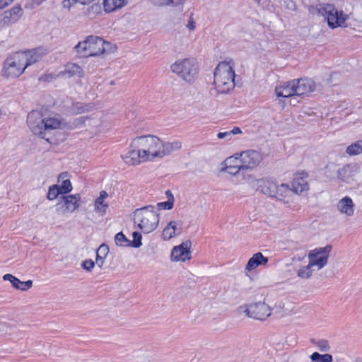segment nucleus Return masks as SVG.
<instances>
[{"label": "nucleus", "mask_w": 362, "mask_h": 362, "mask_svg": "<svg viewBox=\"0 0 362 362\" xmlns=\"http://www.w3.org/2000/svg\"><path fill=\"white\" fill-rule=\"evenodd\" d=\"M127 3V0H103V7L105 12L110 13L123 7Z\"/></svg>", "instance_id": "obj_27"}, {"label": "nucleus", "mask_w": 362, "mask_h": 362, "mask_svg": "<svg viewBox=\"0 0 362 362\" xmlns=\"http://www.w3.org/2000/svg\"><path fill=\"white\" fill-rule=\"evenodd\" d=\"M245 313L250 317L263 321L270 316L271 309L268 305L259 302L249 305Z\"/></svg>", "instance_id": "obj_12"}, {"label": "nucleus", "mask_w": 362, "mask_h": 362, "mask_svg": "<svg viewBox=\"0 0 362 362\" xmlns=\"http://www.w3.org/2000/svg\"><path fill=\"white\" fill-rule=\"evenodd\" d=\"M318 13L325 16L327 21L329 27L332 29L338 27H346L345 22L348 18L347 15H344L343 11H338L334 5L326 4L320 5Z\"/></svg>", "instance_id": "obj_8"}, {"label": "nucleus", "mask_w": 362, "mask_h": 362, "mask_svg": "<svg viewBox=\"0 0 362 362\" xmlns=\"http://www.w3.org/2000/svg\"><path fill=\"white\" fill-rule=\"evenodd\" d=\"M80 205H62V206L57 209V212L60 213H66V212H72L78 208Z\"/></svg>", "instance_id": "obj_40"}, {"label": "nucleus", "mask_w": 362, "mask_h": 362, "mask_svg": "<svg viewBox=\"0 0 362 362\" xmlns=\"http://www.w3.org/2000/svg\"><path fill=\"white\" fill-rule=\"evenodd\" d=\"M44 129L45 132L58 129L61 125V122L56 118H45Z\"/></svg>", "instance_id": "obj_34"}, {"label": "nucleus", "mask_w": 362, "mask_h": 362, "mask_svg": "<svg viewBox=\"0 0 362 362\" xmlns=\"http://www.w3.org/2000/svg\"><path fill=\"white\" fill-rule=\"evenodd\" d=\"M46 0H32V2L34 5L40 6L41 4H42Z\"/></svg>", "instance_id": "obj_56"}, {"label": "nucleus", "mask_w": 362, "mask_h": 362, "mask_svg": "<svg viewBox=\"0 0 362 362\" xmlns=\"http://www.w3.org/2000/svg\"><path fill=\"white\" fill-rule=\"evenodd\" d=\"M233 160H231V158H228L224 161L226 165L225 169L229 174L238 177L242 176V178L244 180L250 177V175L245 171L243 165H241V160H234L235 165H231V161Z\"/></svg>", "instance_id": "obj_18"}, {"label": "nucleus", "mask_w": 362, "mask_h": 362, "mask_svg": "<svg viewBox=\"0 0 362 362\" xmlns=\"http://www.w3.org/2000/svg\"><path fill=\"white\" fill-rule=\"evenodd\" d=\"M133 240H130L124 235L122 232H119L115 235V244L119 247H132L134 248H139L142 245V236L138 231H134L132 233Z\"/></svg>", "instance_id": "obj_14"}, {"label": "nucleus", "mask_w": 362, "mask_h": 362, "mask_svg": "<svg viewBox=\"0 0 362 362\" xmlns=\"http://www.w3.org/2000/svg\"><path fill=\"white\" fill-rule=\"evenodd\" d=\"M269 262V259L264 257L262 252H257L250 257L245 266V270L252 271L259 266H264Z\"/></svg>", "instance_id": "obj_23"}, {"label": "nucleus", "mask_w": 362, "mask_h": 362, "mask_svg": "<svg viewBox=\"0 0 362 362\" xmlns=\"http://www.w3.org/2000/svg\"><path fill=\"white\" fill-rule=\"evenodd\" d=\"M4 280L9 281L12 284L13 287L16 289H18L21 291H28L32 287L33 281L31 280H28L25 281H22L17 277L14 276L11 274H6L3 276Z\"/></svg>", "instance_id": "obj_24"}, {"label": "nucleus", "mask_w": 362, "mask_h": 362, "mask_svg": "<svg viewBox=\"0 0 362 362\" xmlns=\"http://www.w3.org/2000/svg\"><path fill=\"white\" fill-rule=\"evenodd\" d=\"M26 58L22 52H16L6 58L4 62L1 75L6 78L19 77L27 68Z\"/></svg>", "instance_id": "obj_7"}, {"label": "nucleus", "mask_w": 362, "mask_h": 362, "mask_svg": "<svg viewBox=\"0 0 362 362\" xmlns=\"http://www.w3.org/2000/svg\"><path fill=\"white\" fill-rule=\"evenodd\" d=\"M313 344L316 346L318 349L322 352H327L330 350L329 341L327 339H311Z\"/></svg>", "instance_id": "obj_36"}, {"label": "nucleus", "mask_w": 362, "mask_h": 362, "mask_svg": "<svg viewBox=\"0 0 362 362\" xmlns=\"http://www.w3.org/2000/svg\"><path fill=\"white\" fill-rule=\"evenodd\" d=\"M171 71L188 83L194 82L198 76L199 66L194 59L177 60L170 66Z\"/></svg>", "instance_id": "obj_6"}, {"label": "nucleus", "mask_w": 362, "mask_h": 362, "mask_svg": "<svg viewBox=\"0 0 362 362\" xmlns=\"http://www.w3.org/2000/svg\"><path fill=\"white\" fill-rule=\"evenodd\" d=\"M94 266L95 262L90 259L84 260L81 264L82 268L88 272H90L93 269Z\"/></svg>", "instance_id": "obj_43"}, {"label": "nucleus", "mask_w": 362, "mask_h": 362, "mask_svg": "<svg viewBox=\"0 0 362 362\" xmlns=\"http://www.w3.org/2000/svg\"><path fill=\"white\" fill-rule=\"evenodd\" d=\"M14 0H0V9H2L11 4Z\"/></svg>", "instance_id": "obj_52"}, {"label": "nucleus", "mask_w": 362, "mask_h": 362, "mask_svg": "<svg viewBox=\"0 0 362 362\" xmlns=\"http://www.w3.org/2000/svg\"><path fill=\"white\" fill-rule=\"evenodd\" d=\"M165 194L168 197V200L165 202H158L157 204H174V197L170 190H167Z\"/></svg>", "instance_id": "obj_47"}, {"label": "nucleus", "mask_w": 362, "mask_h": 362, "mask_svg": "<svg viewBox=\"0 0 362 362\" xmlns=\"http://www.w3.org/2000/svg\"><path fill=\"white\" fill-rule=\"evenodd\" d=\"M332 249V246L331 245H327L325 247H319L310 250L308 254L310 265L317 267L318 269L325 267L328 262Z\"/></svg>", "instance_id": "obj_9"}, {"label": "nucleus", "mask_w": 362, "mask_h": 362, "mask_svg": "<svg viewBox=\"0 0 362 362\" xmlns=\"http://www.w3.org/2000/svg\"><path fill=\"white\" fill-rule=\"evenodd\" d=\"M177 223L175 221H170L165 227L162 232V238L164 240H169L177 234Z\"/></svg>", "instance_id": "obj_30"}, {"label": "nucleus", "mask_w": 362, "mask_h": 362, "mask_svg": "<svg viewBox=\"0 0 362 362\" xmlns=\"http://www.w3.org/2000/svg\"><path fill=\"white\" fill-rule=\"evenodd\" d=\"M109 253V247L106 244H102L96 250V255H100V256H103L107 257Z\"/></svg>", "instance_id": "obj_42"}, {"label": "nucleus", "mask_w": 362, "mask_h": 362, "mask_svg": "<svg viewBox=\"0 0 362 362\" xmlns=\"http://www.w3.org/2000/svg\"><path fill=\"white\" fill-rule=\"evenodd\" d=\"M354 205H337L338 210L346 216H352L354 212Z\"/></svg>", "instance_id": "obj_39"}, {"label": "nucleus", "mask_w": 362, "mask_h": 362, "mask_svg": "<svg viewBox=\"0 0 362 362\" xmlns=\"http://www.w3.org/2000/svg\"><path fill=\"white\" fill-rule=\"evenodd\" d=\"M195 21L192 17V13H191L186 26L189 30H193L195 28Z\"/></svg>", "instance_id": "obj_48"}, {"label": "nucleus", "mask_w": 362, "mask_h": 362, "mask_svg": "<svg viewBox=\"0 0 362 362\" xmlns=\"http://www.w3.org/2000/svg\"><path fill=\"white\" fill-rule=\"evenodd\" d=\"M192 242L186 240L182 242L179 245L173 247L170 253V259L172 262H185L191 259Z\"/></svg>", "instance_id": "obj_11"}, {"label": "nucleus", "mask_w": 362, "mask_h": 362, "mask_svg": "<svg viewBox=\"0 0 362 362\" xmlns=\"http://www.w3.org/2000/svg\"><path fill=\"white\" fill-rule=\"evenodd\" d=\"M187 0H168V7L170 8H182Z\"/></svg>", "instance_id": "obj_41"}, {"label": "nucleus", "mask_w": 362, "mask_h": 362, "mask_svg": "<svg viewBox=\"0 0 362 362\" xmlns=\"http://www.w3.org/2000/svg\"><path fill=\"white\" fill-rule=\"evenodd\" d=\"M346 152L349 156L360 154L362 152V140L357 141L348 146Z\"/></svg>", "instance_id": "obj_33"}, {"label": "nucleus", "mask_w": 362, "mask_h": 362, "mask_svg": "<svg viewBox=\"0 0 362 362\" xmlns=\"http://www.w3.org/2000/svg\"><path fill=\"white\" fill-rule=\"evenodd\" d=\"M94 0H64L62 5L64 8H70L72 5L78 3L83 5L89 4Z\"/></svg>", "instance_id": "obj_37"}, {"label": "nucleus", "mask_w": 362, "mask_h": 362, "mask_svg": "<svg viewBox=\"0 0 362 362\" xmlns=\"http://www.w3.org/2000/svg\"><path fill=\"white\" fill-rule=\"evenodd\" d=\"M235 71L226 62L218 64L214 71V83L218 93L226 94L234 88Z\"/></svg>", "instance_id": "obj_2"}, {"label": "nucleus", "mask_w": 362, "mask_h": 362, "mask_svg": "<svg viewBox=\"0 0 362 362\" xmlns=\"http://www.w3.org/2000/svg\"><path fill=\"white\" fill-rule=\"evenodd\" d=\"M275 93L277 97L289 98L296 95L294 81L284 83L276 87Z\"/></svg>", "instance_id": "obj_21"}, {"label": "nucleus", "mask_w": 362, "mask_h": 362, "mask_svg": "<svg viewBox=\"0 0 362 362\" xmlns=\"http://www.w3.org/2000/svg\"><path fill=\"white\" fill-rule=\"evenodd\" d=\"M23 53V56L26 58V61L24 64H26L28 67V66L41 60L42 57L47 54V52L46 49L42 47H38Z\"/></svg>", "instance_id": "obj_22"}, {"label": "nucleus", "mask_w": 362, "mask_h": 362, "mask_svg": "<svg viewBox=\"0 0 362 362\" xmlns=\"http://www.w3.org/2000/svg\"><path fill=\"white\" fill-rule=\"evenodd\" d=\"M161 146L160 138L151 134L136 136L131 143V147L140 148L143 156H146L148 160L160 158Z\"/></svg>", "instance_id": "obj_4"}, {"label": "nucleus", "mask_w": 362, "mask_h": 362, "mask_svg": "<svg viewBox=\"0 0 362 362\" xmlns=\"http://www.w3.org/2000/svg\"><path fill=\"white\" fill-rule=\"evenodd\" d=\"M59 195H61L60 199H63V201H62L59 204H78V202L80 200V194H78L75 195L65 196L59 189V185H54L49 187L47 194V197L49 200H54V199H57Z\"/></svg>", "instance_id": "obj_15"}, {"label": "nucleus", "mask_w": 362, "mask_h": 362, "mask_svg": "<svg viewBox=\"0 0 362 362\" xmlns=\"http://www.w3.org/2000/svg\"><path fill=\"white\" fill-rule=\"evenodd\" d=\"M308 176L305 172L301 173H296L291 182V187L288 184L282 183L279 185H276V190H275L276 198L279 201H283L291 193L301 194L302 193L309 190V185L305 180Z\"/></svg>", "instance_id": "obj_5"}, {"label": "nucleus", "mask_w": 362, "mask_h": 362, "mask_svg": "<svg viewBox=\"0 0 362 362\" xmlns=\"http://www.w3.org/2000/svg\"><path fill=\"white\" fill-rule=\"evenodd\" d=\"M148 1L157 7H168V0H148Z\"/></svg>", "instance_id": "obj_44"}, {"label": "nucleus", "mask_w": 362, "mask_h": 362, "mask_svg": "<svg viewBox=\"0 0 362 362\" xmlns=\"http://www.w3.org/2000/svg\"><path fill=\"white\" fill-rule=\"evenodd\" d=\"M259 182V187L263 194L270 197H274L277 185L275 182L270 180H262Z\"/></svg>", "instance_id": "obj_25"}, {"label": "nucleus", "mask_w": 362, "mask_h": 362, "mask_svg": "<svg viewBox=\"0 0 362 362\" xmlns=\"http://www.w3.org/2000/svg\"><path fill=\"white\" fill-rule=\"evenodd\" d=\"M106 257H103V256H100V255H96V258H95V264L100 267L101 268L104 264V261Z\"/></svg>", "instance_id": "obj_49"}, {"label": "nucleus", "mask_w": 362, "mask_h": 362, "mask_svg": "<svg viewBox=\"0 0 362 362\" xmlns=\"http://www.w3.org/2000/svg\"><path fill=\"white\" fill-rule=\"evenodd\" d=\"M62 181V185H59L61 192L65 194L69 193L72 189V185L69 179V174L67 172L62 173L58 177V182Z\"/></svg>", "instance_id": "obj_29"}, {"label": "nucleus", "mask_w": 362, "mask_h": 362, "mask_svg": "<svg viewBox=\"0 0 362 362\" xmlns=\"http://www.w3.org/2000/svg\"><path fill=\"white\" fill-rule=\"evenodd\" d=\"M124 162L129 165H135L139 164L141 161L148 160L146 156H143V153L140 148H132L124 158Z\"/></svg>", "instance_id": "obj_19"}, {"label": "nucleus", "mask_w": 362, "mask_h": 362, "mask_svg": "<svg viewBox=\"0 0 362 362\" xmlns=\"http://www.w3.org/2000/svg\"><path fill=\"white\" fill-rule=\"evenodd\" d=\"M229 132H231L232 134H238L241 133V130L239 127H235L232 130L229 131Z\"/></svg>", "instance_id": "obj_54"}, {"label": "nucleus", "mask_w": 362, "mask_h": 362, "mask_svg": "<svg viewBox=\"0 0 362 362\" xmlns=\"http://www.w3.org/2000/svg\"><path fill=\"white\" fill-rule=\"evenodd\" d=\"M313 266L310 265V262H308V264L306 266H302L297 270V276L302 279H310L313 275L312 267Z\"/></svg>", "instance_id": "obj_31"}, {"label": "nucleus", "mask_w": 362, "mask_h": 362, "mask_svg": "<svg viewBox=\"0 0 362 362\" xmlns=\"http://www.w3.org/2000/svg\"><path fill=\"white\" fill-rule=\"evenodd\" d=\"M101 11V7L98 4H94L90 7H89L86 12V15L89 18H93L95 17V15L97 13H99Z\"/></svg>", "instance_id": "obj_38"}, {"label": "nucleus", "mask_w": 362, "mask_h": 362, "mask_svg": "<svg viewBox=\"0 0 362 362\" xmlns=\"http://www.w3.org/2000/svg\"><path fill=\"white\" fill-rule=\"evenodd\" d=\"M231 160H240V157H230ZM235 160L231 161V165H235Z\"/></svg>", "instance_id": "obj_57"}, {"label": "nucleus", "mask_w": 362, "mask_h": 362, "mask_svg": "<svg viewBox=\"0 0 362 362\" xmlns=\"http://www.w3.org/2000/svg\"><path fill=\"white\" fill-rule=\"evenodd\" d=\"M286 6L288 8H289L291 10H293V11H295L296 9V6L293 1L288 0L286 1Z\"/></svg>", "instance_id": "obj_51"}, {"label": "nucleus", "mask_w": 362, "mask_h": 362, "mask_svg": "<svg viewBox=\"0 0 362 362\" xmlns=\"http://www.w3.org/2000/svg\"><path fill=\"white\" fill-rule=\"evenodd\" d=\"M93 106L92 104H84L80 102H76L72 103V105L70 107V112L72 115H78L84 112H90L93 110Z\"/></svg>", "instance_id": "obj_28"}, {"label": "nucleus", "mask_w": 362, "mask_h": 362, "mask_svg": "<svg viewBox=\"0 0 362 362\" xmlns=\"http://www.w3.org/2000/svg\"><path fill=\"white\" fill-rule=\"evenodd\" d=\"M338 204H353L352 200L349 197H345L341 199Z\"/></svg>", "instance_id": "obj_53"}, {"label": "nucleus", "mask_w": 362, "mask_h": 362, "mask_svg": "<svg viewBox=\"0 0 362 362\" xmlns=\"http://www.w3.org/2000/svg\"><path fill=\"white\" fill-rule=\"evenodd\" d=\"M65 71L70 76L76 75L81 77L83 74V71L81 66L76 64L70 63L66 66Z\"/></svg>", "instance_id": "obj_35"}, {"label": "nucleus", "mask_w": 362, "mask_h": 362, "mask_svg": "<svg viewBox=\"0 0 362 362\" xmlns=\"http://www.w3.org/2000/svg\"><path fill=\"white\" fill-rule=\"evenodd\" d=\"M23 13L20 6H13L4 13L3 22L5 24H13L17 22Z\"/></svg>", "instance_id": "obj_20"}, {"label": "nucleus", "mask_w": 362, "mask_h": 362, "mask_svg": "<svg viewBox=\"0 0 362 362\" xmlns=\"http://www.w3.org/2000/svg\"><path fill=\"white\" fill-rule=\"evenodd\" d=\"M360 168L356 163L344 165L337 170V177L343 182H349L358 173Z\"/></svg>", "instance_id": "obj_16"}, {"label": "nucleus", "mask_w": 362, "mask_h": 362, "mask_svg": "<svg viewBox=\"0 0 362 362\" xmlns=\"http://www.w3.org/2000/svg\"><path fill=\"white\" fill-rule=\"evenodd\" d=\"M174 205H145L144 207L136 209L134 211V223L145 234L153 231L158 226L160 214L158 211L170 210Z\"/></svg>", "instance_id": "obj_1"}, {"label": "nucleus", "mask_w": 362, "mask_h": 362, "mask_svg": "<svg viewBox=\"0 0 362 362\" xmlns=\"http://www.w3.org/2000/svg\"><path fill=\"white\" fill-rule=\"evenodd\" d=\"M108 197V194L106 191L102 190L100 192V196L95 199L94 204H103V201L105 198Z\"/></svg>", "instance_id": "obj_45"}, {"label": "nucleus", "mask_w": 362, "mask_h": 362, "mask_svg": "<svg viewBox=\"0 0 362 362\" xmlns=\"http://www.w3.org/2000/svg\"><path fill=\"white\" fill-rule=\"evenodd\" d=\"M45 118L42 113L37 110H33L28 113L27 117V124L32 132L38 135L40 138L45 139L49 141V139L46 138L45 129H44Z\"/></svg>", "instance_id": "obj_10"}, {"label": "nucleus", "mask_w": 362, "mask_h": 362, "mask_svg": "<svg viewBox=\"0 0 362 362\" xmlns=\"http://www.w3.org/2000/svg\"><path fill=\"white\" fill-rule=\"evenodd\" d=\"M356 362H362V357L356 358Z\"/></svg>", "instance_id": "obj_58"}, {"label": "nucleus", "mask_w": 362, "mask_h": 362, "mask_svg": "<svg viewBox=\"0 0 362 362\" xmlns=\"http://www.w3.org/2000/svg\"><path fill=\"white\" fill-rule=\"evenodd\" d=\"M262 160L259 152L255 150H248L244 151L240 155V160L245 171H248L257 167Z\"/></svg>", "instance_id": "obj_13"}, {"label": "nucleus", "mask_w": 362, "mask_h": 362, "mask_svg": "<svg viewBox=\"0 0 362 362\" xmlns=\"http://www.w3.org/2000/svg\"><path fill=\"white\" fill-rule=\"evenodd\" d=\"M107 206H108V205H105V204L95 205V211H98V210H100L101 208V209H103L105 211Z\"/></svg>", "instance_id": "obj_55"}, {"label": "nucleus", "mask_w": 362, "mask_h": 362, "mask_svg": "<svg viewBox=\"0 0 362 362\" xmlns=\"http://www.w3.org/2000/svg\"><path fill=\"white\" fill-rule=\"evenodd\" d=\"M109 45L110 43L103 38L89 35L83 41L79 42L74 47V49L80 57H88L103 54L106 51V47Z\"/></svg>", "instance_id": "obj_3"}, {"label": "nucleus", "mask_w": 362, "mask_h": 362, "mask_svg": "<svg viewBox=\"0 0 362 362\" xmlns=\"http://www.w3.org/2000/svg\"><path fill=\"white\" fill-rule=\"evenodd\" d=\"M218 139H224L226 138L228 139H230L229 137L231 136V132H219L217 135Z\"/></svg>", "instance_id": "obj_50"}, {"label": "nucleus", "mask_w": 362, "mask_h": 362, "mask_svg": "<svg viewBox=\"0 0 362 362\" xmlns=\"http://www.w3.org/2000/svg\"><path fill=\"white\" fill-rule=\"evenodd\" d=\"M182 143L179 141H174L172 142H163L162 146L160 148V158H163L165 156L170 154L175 151H177L181 148Z\"/></svg>", "instance_id": "obj_26"}, {"label": "nucleus", "mask_w": 362, "mask_h": 362, "mask_svg": "<svg viewBox=\"0 0 362 362\" xmlns=\"http://www.w3.org/2000/svg\"><path fill=\"white\" fill-rule=\"evenodd\" d=\"M89 119V117L88 116H83V117H80L78 118H76L75 120H74V124L76 126V127H81L82 125H83L86 122V121L87 119Z\"/></svg>", "instance_id": "obj_46"}, {"label": "nucleus", "mask_w": 362, "mask_h": 362, "mask_svg": "<svg viewBox=\"0 0 362 362\" xmlns=\"http://www.w3.org/2000/svg\"><path fill=\"white\" fill-rule=\"evenodd\" d=\"M310 358L311 362H332L333 357L329 354H320L318 352L313 353Z\"/></svg>", "instance_id": "obj_32"}, {"label": "nucleus", "mask_w": 362, "mask_h": 362, "mask_svg": "<svg viewBox=\"0 0 362 362\" xmlns=\"http://www.w3.org/2000/svg\"><path fill=\"white\" fill-rule=\"evenodd\" d=\"M294 81L296 95H309L315 89V83L310 78H299Z\"/></svg>", "instance_id": "obj_17"}]
</instances>
